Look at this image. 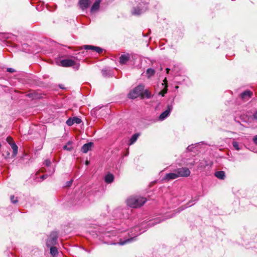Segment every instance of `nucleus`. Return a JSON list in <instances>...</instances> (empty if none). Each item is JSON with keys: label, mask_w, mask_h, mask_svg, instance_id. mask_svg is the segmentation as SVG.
I'll return each mask as SVG.
<instances>
[{"label": "nucleus", "mask_w": 257, "mask_h": 257, "mask_svg": "<svg viewBox=\"0 0 257 257\" xmlns=\"http://www.w3.org/2000/svg\"><path fill=\"white\" fill-rule=\"evenodd\" d=\"M115 229L113 230H110L109 228H106L104 231H99V234L97 236L99 237V239L101 240L104 243L110 244V245H116L119 244L123 245L126 243L131 242L136 240L137 236L138 234L132 233L133 236L130 237L129 238L125 239L123 241H121V239H119V241H117V238H118V233L117 231L120 232L124 231V230L121 229L119 227H115Z\"/></svg>", "instance_id": "f257e3e1"}, {"label": "nucleus", "mask_w": 257, "mask_h": 257, "mask_svg": "<svg viewBox=\"0 0 257 257\" xmlns=\"http://www.w3.org/2000/svg\"><path fill=\"white\" fill-rule=\"evenodd\" d=\"M132 212V209L128 207L117 208L112 212V216L115 220L128 219Z\"/></svg>", "instance_id": "f03ea898"}, {"label": "nucleus", "mask_w": 257, "mask_h": 257, "mask_svg": "<svg viewBox=\"0 0 257 257\" xmlns=\"http://www.w3.org/2000/svg\"><path fill=\"white\" fill-rule=\"evenodd\" d=\"M147 201L146 198L141 196H132L127 200V204L132 208H138L142 206Z\"/></svg>", "instance_id": "7ed1b4c3"}, {"label": "nucleus", "mask_w": 257, "mask_h": 257, "mask_svg": "<svg viewBox=\"0 0 257 257\" xmlns=\"http://www.w3.org/2000/svg\"><path fill=\"white\" fill-rule=\"evenodd\" d=\"M138 5L133 8L132 13L135 15H140L146 11L148 9V4L142 0H140Z\"/></svg>", "instance_id": "20e7f679"}, {"label": "nucleus", "mask_w": 257, "mask_h": 257, "mask_svg": "<svg viewBox=\"0 0 257 257\" xmlns=\"http://www.w3.org/2000/svg\"><path fill=\"white\" fill-rule=\"evenodd\" d=\"M144 89V85H139L128 93L127 95L128 97L130 99H135L137 98L138 96L142 95Z\"/></svg>", "instance_id": "39448f33"}, {"label": "nucleus", "mask_w": 257, "mask_h": 257, "mask_svg": "<svg viewBox=\"0 0 257 257\" xmlns=\"http://www.w3.org/2000/svg\"><path fill=\"white\" fill-rule=\"evenodd\" d=\"M58 234L57 232L53 231L51 233L46 241L47 247L53 246L57 244Z\"/></svg>", "instance_id": "423d86ee"}, {"label": "nucleus", "mask_w": 257, "mask_h": 257, "mask_svg": "<svg viewBox=\"0 0 257 257\" xmlns=\"http://www.w3.org/2000/svg\"><path fill=\"white\" fill-rule=\"evenodd\" d=\"M60 63L62 66H72L75 70H78L80 66V64L79 63H76L72 59H63L60 61Z\"/></svg>", "instance_id": "0eeeda50"}, {"label": "nucleus", "mask_w": 257, "mask_h": 257, "mask_svg": "<svg viewBox=\"0 0 257 257\" xmlns=\"http://www.w3.org/2000/svg\"><path fill=\"white\" fill-rule=\"evenodd\" d=\"M178 177H187L190 174V171L188 168L182 167L176 169Z\"/></svg>", "instance_id": "6e6552de"}, {"label": "nucleus", "mask_w": 257, "mask_h": 257, "mask_svg": "<svg viewBox=\"0 0 257 257\" xmlns=\"http://www.w3.org/2000/svg\"><path fill=\"white\" fill-rule=\"evenodd\" d=\"M173 109V106L172 105H168L167 106V109L163 112L159 117V120L163 121L166 119L169 115L172 110Z\"/></svg>", "instance_id": "1a4fd4ad"}, {"label": "nucleus", "mask_w": 257, "mask_h": 257, "mask_svg": "<svg viewBox=\"0 0 257 257\" xmlns=\"http://www.w3.org/2000/svg\"><path fill=\"white\" fill-rule=\"evenodd\" d=\"M82 122L80 118L77 117H70L68 119L66 122V123L68 126H71L74 123L80 124Z\"/></svg>", "instance_id": "9d476101"}, {"label": "nucleus", "mask_w": 257, "mask_h": 257, "mask_svg": "<svg viewBox=\"0 0 257 257\" xmlns=\"http://www.w3.org/2000/svg\"><path fill=\"white\" fill-rule=\"evenodd\" d=\"M78 4L80 9L84 11L88 8L90 5V2L89 0H79Z\"/></svg>", "instance_id": "9b49d317"}, {"label": "nucleus", "mask_w": 257, "mask_h": 257, "mask_svg": "<svg viewBox=\"0 0 257 257\" xmlns=\"http://www.w3.org/2000/svg\"><path fill=\"white\" fill-rule=\"evenodd\" d=\"M252 95V92L249 90H245L240 94V98L244 100H248Z\"/></svg>", "instance_id": "f8f14e48"}, {"label": "nucleus", "mask_w": 257, "mask_h": 257, "mask_svg": "<svg viewBox=\"0 0 257 257\" xmlns=\"http://www.w3.org/2000/svg\"><path fill=\"white\" fill-rule=\"evenodd\" d=\"M101 2V0H95L90 9V13L91 14L95 13L99 10Z\"/></svg>", "instance_id": "ddd939ff"}, {"label": "nucleus", "mask_w": 257, "mask_h": 257, "mask_svg": "<svg viewBox=\"0 0 257 257\" xmlns=\"http://www.w3.org/2000/svg\"><path fill=\"white\" fill-rule=\"evenodd\" d=\"M130 56L128 53L122 54L119 57V62L121 65L125 64L130 60Z\"/></svg>", "instance_id": "4468645a"}, {"label": "nucleus", "mask_w": 257, "mask_h": 257, "mask_svg": "<svg viewBox=\"0 0 257 257\" xmlns=\"http://www.w3.org/2000/svg\"><path fill=\"white\" fill-rule=\"evenodd\" d=\"M93 146V143L92 142H89L85 144L81 147V151L83 153H87L89 150H91V148Z\"/></svg>", "instance_id": "2eb2a0df"}, {"label": "nucleus", "mask_w": 257, "mask_h": 257, "mask_svg": "<svg viewBox=\"0 0 257 257\" xmlns=\"http://www.w3.org/2000/svg\"><path fill=\"white\" fill-rule=\"evenodd\" d=\"M177 178L178 177L176 170H174V172L166 174L164 177V179L167 180H173Z\"/></svg>", "instance_id": "dca6fc26"}, {"label": "nucleus", "mask_w": 257, "mask_h": 257, "mask_svg": "<svg viewBox=\"0 0 257 257\" xmlns=\"http://www.w3.org/2000/svg\"><path fill=\"white\" fill-rule=\"evenodd\" d=\"M114 175L110 173H108L106 175H105L104 178V181L107 184H110L113 182V181H114Z\"/></svg>", "instance_id": "f3484780"}, {"label": "nucleus", "mask_w": 257, "mask_h": 257, "mask_svg": "<svg viewBox=\"0 0 257 257\" xmlns=\"http://www.w3.org/2000/svg\"><path fill=\"white\" fill-rule=\"evenodd\" d=\"M163 82L164 83H162V85L163 86H165L164 88L159 93V94L162 95V96H164V95L167 93L168 90L167 80L166 78H165V79L163 80Z\"/></svg>", "instance_id": "a211bd4d"}, {"label": "nucleus", "mask_w": 257, "mask_h": 257, "mask_svg": "<svg viewBox=\"0 0 257 257\" xmlns=\"http://www.w3.org/2000/svg\"><path fill=\"white\" fill-rule=\"evenodd\" d=\"M215 176L219 179L224 180L225 178V172L223 171H217L214 174Z\"/></svg>", "instance_id": "6ab92c4d"}, {"label": "nucleus", "mask_w": 257, "mask_h": 257, "mask_svg": "<svg viewBox=\"0 0 257 257\" xmlns=\"http://www.w3.org/2000/svg\"><path fill=\"white\" fill-rule=\"evenodd\" d=\"M140 136L139 134H134L132 137L131 138L129 141V145H133L136 141L137 140L139 136Z\"/></svg>", "instance_id": "aec40b11"}, {"label": "nucleus", "mask_w": 257, "mask_h": 257, "mask_svg": "<svg viewBox=\"0 0 257 257\" xmlns=\"http://www.w3.org/2000/svg\"><path fill=\"white\" fill-rule=\"evenodd\" d=\"M49 247L50 249V253L52 256H55L58 254V249L56 247L53 246Z\"/></svg>", "instance_id": "412c9836"}, {"label": "nucleus", "mask_w": 257, "mask_h": 257, "mask_svg": "<svg viewBox=\"0 0 257 257\" xmlns=\"http://www.w3.org/2000/svg\"><path fill=\"white\" fill-rule=\"evenodd\" d=\"M72 144V142L71 141H68L67 144L63 147V149L65 150L71 151L73 149Z\"/></svg>", "instance_id": "4be33fe9"}, {"label": "nucleus", "mask_w": 257, "mask_h": 257, "mask_svg": "<svg viewBox=\"0 0 257 257\" xmlns=\"http://www.w3.org/2000/svg\"><path fill=\"white\" fill-rule=\"evenodd\" d=\"M10 146H11V148H12V149H13V156H16V155L18 153V147H17V146L15 144V143H14L11 144Z\"/></svg>", "instance_id": "5701e85b"}, {"label": "nucleus", "mask_w": 257, "mask_h": 257, "mask_svg": "<svg viewBox=\"0 0 257 257\" xmlns=\"http://www.w3.org/2000/svg\"><path fill=\"white\" fill-rule=\"evenodd\" d=\"M48 168L47 169L45 170V171L47 172V174H48L50 176H52L55 172V167H48Z\"/></svg>", "instance_id": "b1692460"}, {"label": "nucleus", "mask_w": 257, "mask_h": 257, "mask_svg": "<svg viewBox=\"0 0 257 257\" xmlns=\"http://www.w3.org/2000/svg\"><path fill=\"white\" fill-rule=\"evenodd\" d=\"M184 163L186 164L187 166L189 167H192L195 165V159H192L191 160H188L187 161H184Z\"/></svg>", "instance_id": "393cba45"}, {"label": "nucleus", "mask_w": 257, "mask_h": 257, "mask_svg": "<svg viewBox=\"0 0 257 257\" xmlns=\"http://www.w3.org/2000/svg\"><path fill=\"white\" fill-rule=\"evenodd\" d=\"M140 230L139 227L136 226L134 227L132 230L131 231V235H132V233H136L138 234V235L141 234L142 232H144V231H142V232H141L140 233L138 232V231Z\"/></svg>", "instance_id": "a878e982"}, {"label": "nucleus", "mask_w": 257, "mask_h": 257, "mask_svg": "<svg viewBox=\"0 0 257 257\" xmlns=\"http://www.w3.org/2000/svg\"><path fill=\"white\" fill-rule=\"evenodd\" d=\"M82 198L81 199H78L77 198H76L75 199V201L76 202L75 204L80 205L83 203V201H84V200L85 199H83V198H84L83 195H82Z\"/></svg>", "instance_id": "bb28decb"}, {"label": "nucleus", "mask_w": 257, "mask_h": 257, "mask_svg": "<svg viewBox=\"0 0 257 257\" xmlns=\"http://www.w3.org/2000/svg\"><path fill=\"white\" fill-rule=\"evenodd\" d=\"M155 73V70L152 68H149L147 70V74L149 75V77L153 76Z\"/></svg>", "instance_id": "cd10ccee"}, {"label": "nucleus", "mask_w": 257, "mask_h": 257, "mask_svg": "<svg viewBox=\"0 0 257 257\" xmlns=\"http://www.w3.org/2000/svg\"><path fill=\"white\" fill-rule=\"evenodd\" d=\"M94 47H96V46H92V45H85L83 46V48L85 50H92L95 51V48H94Z\"/></svg>", "instance_id": "c85d7f7f"}, {"label": "nucleus", "mask_w": 257, "mask_h": 257, "mask_svg": "<svg viewBox=\"0 0 257 257\" xmlns=\"http://www.w3.org/2000/svg\"><path fill=\"white\" fill-rule=\"evenodd\" d=\"M199 199V197L198 196H196L195 197V199L193 200H191L190 201H189L186 205V206L185 207V208H187V207H190L193 204H190L191 202H193V201H196L197 200H198Z\"/></svg>", "instance_id": "c756f323"}, {"label": "nucleus", "mask_w": 257, "mask_h": 257, "mask_svg": "<svg viewBox=\"0 0 257 257\" xmlns=\"http://www.w3.org/2000/svg\"><path fill=\"white\" fill-rule=\"evenodd\" d=\"M232 146L236 150L238 151L240 150V148L239 147L238 143L237 142H233Z\"/></svg>", "instance_id": "7c9ffc66"}, {"label": "nucleus", "mask_w": 257, "mask_h": 257, "mask_svg": "<svg viewBox=\"0 0 257 257\" xmlns=\"http://www.w3.org/2000/svg\"><path fill=\"white\" fill-rule=\"evenodd\" d=\"M85 53H86L85 51H82V52H79L78 54H77L76 55V56H71V57L73 58L74 59H75L76 60H80L81 58H79L78 55H79L80 53H82V54H83V56H84L85 55L84 54Z\"/></svg>", "instance_id": "2f4dec72"}, {"label": "nucleus", "mask_w": 257, "mask_h": 257, "mask_svg": "<svg viewBox=\"0 0 257 257\" xmlns=\"http://www.w3.org/2000/svg\"><path fill=\"white\" fill-rule=\"evenodd\" d=\"M102 74L104 77H106L109 75V72L106 69L101 70Z\"/></svg>", "instance_id": "473e14b6"}, {"label": "nucleus", "mask_w": 257, "mask_h": 257, "mask_svg": "<svg viewBox=\"0 0 257 257\" xmlns=\"http://www.w3.org/2000/svg\"><path fill=\"white\" fill-rule=\"evenodd\" d=\"M146 96L147 98H149L151 97V94L149 92L148 90H146L144 93V94L142 95V96Z\"/></svg>", "instance_id": "72a5a7b5"}, {"label": "nucleus", "mask_w": 257, "mask_h": 257, "mask_svg": "<svg viewBox=\"0 0 257 257\" xmlns=\"http://www.w3.org/2000/svg\"><path fill=\"white\" fill-rule=\"evenodd\" d=\"M195 146H196V145L192 144L187 148V150L189 152H191L192 151L193 149L194 148Z\"/></svg>", "instance_id": "f704fd0d"}, {"label": "nucleus", "mask_w": 257, "mask_h": 257, "mask_svg": "<svg viewBox=\"0 0 257 257\" xmlns=\"http://www.w3.org/2000/svg\"><path fill=\"white\" fill-rule=\"evenodd\" d=\"M252 118L254 120L257 121V109L253 113Z\"/></svg>", "instance_id": "c9c22d12"}, {"label": "nucleus", "mask_w": 257, "mask_h": 257, "mask_svg": "<svg viewBox=\"0 0 257 257\" xmlns=\"http://www.w3.org/2000/svg\"><path fill=\"white\" fill-rule=\"evenodd\" d=\"M51 162L49 160H46L44 162V165L47 167H50L51 166Z\"/></svg>", "instance_id": "e433bc0d"}, {"label": "nucleus", "mask_w": 257, "mask_h": 257, "mask_svg": "<svg viewBox=\"0 0 257 257\" xmlns=\"http://www.w3.org/2000/svg\"><path fill=\"white\" fill-rule=\"evenodd\" d=\"M11 201L13 203H16L18 202L17 198H15L14 195L11 196Z\"/></svg>", "instance_id": "4c0bfd02"}, {"label": "nucleus", "mask_w": 257, "mask_h": 257, "mask_svg": "<svg viewBox=\"0 0 257 257\" xmlns=\"http://www.w3.org/2000/svg\"><path fill=\"white\" fill-rule=\"evenodd\" d=\"M7 141L10 145L14 143L13 138L11 137H8L7 138Z\"/></svg>", "instance_id": "58836bf2"}, {"label": "nucleus", "mask_w": 257, "mask_h": 257, "mask_svg": "<svg viewBox=\"0 0 257 257\" xmlns=\"http://www.w3.org/2000/svg\"><path fill=\"white\" fill-rule=\"evenodd\" d=\"M95 48V51L97 52L98 53H101L103 51V49L99 47H94Z\"/></svg>", "instance_id": "ea45409f"}, {"label": "nucleus", "mask_w": 257, "mask_h": 257, "mask_svg": "<svg viewBox=\"0 0 257 257\" xmlns=\"http://www.w3.org/2000/svg\"><path fill=\"white\" fill-rule=\"evenodd\" d=\"M72 182H73L72 179H71L68 181H67L65 183V186L66 187H70L72 185Z\"/></svg>", "instance_id": "a19ab883"}, {"label": "nucleus", "mask_w": 257, "mask_h": 257, "mask_svg": "<svg viewBox=\"0 0 257 257\" xmlns=\"http://www.w3.org/2000/svg\"><path fill=\"white\" fill-rule=\"evenodd\" d=\"M7 71L9 72H10V73H13V72H15L16 71V70L13 68H7Z\"/></svg>", "instance_id": "79ce46f5"}, {"label": "nucleus", "mask_w": 257, "mask_h": 257, "mask_svg": "<svg viewBox=\"0 0 257 257\" xmlns=\"http://www.w3.org/2000/svg\"><path fill=\"white\" fill-rule=\"evenodd\" d=\"M48 176H50L48 174H45V175H42L41 176V179L42 180H44L46 178H47Z\"/></svg>", "instance_id": "37998d69"}, {"label": "nucleus", "mask_w": 257, "mask_h": 257, "mask_svg": "<svg viewBox=\"0 0 257 257\" xmlns=\"http://www.w3.org/2000/svg\"><path fill=\"white\" fill-rule=\"evenodd\" d=\"M22 47H23V49H24L25 51H27V47H28V45L27 44H24L23 45H22Z\"/></svg>", "instance_id": "c03bdc74"}, {"label": "nucleus", "mask_w": 257, "mask_h": 257, "mask_svg": "<svg viewBox=\"0 0 257 257\" xmlns=\"http://www.w3.org/2000/svg\"><path fill=\"white\" fill-rule=\"evenodd\" d=\"M253 140L254 143L257 145V135L254 137Z\"/></svg>", "instance_id": "a18cd8bd"}, {"label": "nucleus", "mask_w": 257, "mask_h": 257, "mask_svg": "<svg viewBox=\"0 0 257 257\" xmlns=\"http://www.w3.org/2000/svg\"><path fill=\"white\" fill-rule=\"evenodd\" d=\"M154 222H155V223L154 222H153V223H149V225H154L155 224H157V223H158L160 222V221L158 222V221H155Z\"/></svg>", "instance_id": "49530a36"}, {"label": "nucleus", "mask_w": 257, "mask_h": 257, "mask_svg": "<svg viewBox=\"0 0 257 257\" xmlns=\"http://www.w3.org/2000/svg\"><path fill=\"white\" fill-rule=\"evenodd\" d=\"M33 99L38 98V97L37 96V95L35 94V93L34 92H33Z\"/></svg>", "instance_id": "de8ad7c7"}, {"label": "nucleus", "mask_w": 257, "mask_h": 257, "mask_svg": "<svg viewBox=\"0 0 257 257\" xmlns=\"http://www.w3.org/2000/svg\"><path fill=\"white\" fill-rule=\"evenodd\" d=\"M166 71H167V73H168H168H169V71L170 70V69H169V68H166Z\"/></svg>", "instance_id": "09e8293b"}, {"label": "nucleus", "mask_w": 257, "mask_h": 257, "mask_svg": "<svg viewBox=\"0 0 257 257\" xmlns=\"http://www.w3.org/2000/svg\"><path fill=\"white\" fill-rule=\"evenodd\" d=\"M42 147L41 146H39V148L38 149H37L36 151H37L38 150H40L41 149H42Z\"/></svg>", "instance_id": "8fccbe9b"}, {"label": "nucleus", "mask_w": 257, "mask_h": 257, "mask_svg": "<svg viewBox=\"0 0 257 257\" xmlns=\"http://www.w3.org/2000/svg\"><path fill=\"white\" fill-rule=\"evenodd\" d=\"M59 87L62 89H64V87H62V85H59Z\"/></svg>", "instance_id": "3c124183"}, {"label": "nucleus", "mask_w": 257, "mask_h": 257, "mask_svg": "<svg viewBox=\"0 0 257 257\" xmlns=\"http://www.w3.org/2000/svg\"><path fill=\"white\" fill-rule=\"evenodd\" d=\"M178 88H179V86H175V88H176V89H178Z\"/></svg>", "instance_id": "603ef678"}, {"label": "nucleus", "mask_w": 257, "mask_h": 257, "mask_svg": "<svg viewBox=\"0 0 257 257\" xmlns=\"http://www.w3.org/2000/svg\"><path fill=\"white\" fill-rule=\"evenodd\" d=\"M88 163H88V161H87V162H86V165H88Z\"/></svg>", "instance_id": "864d4df0"}, {"label": "nucleus", "mask_w": 257, "mask_h": 257, "mask_svg": "<svg viewBox=\"0 0 257 257\" xmlns=\"http://www.w3.org/2000/svg\"><path fill=\"white\" fill-rule=\"evenodd\" d=\"M173 217L172 215H171V216L169 215V218H171V217Z\"/></svg>", "instance_id": "5fc2aeb1"}, {"label": "nucleus", "mask_w": 257, "mask_h": 257, "mask_svg": "<svg viewBox=\"0 0 257 257\" xmlns=\"http://www.w3.org/2000/svg\"><path fill=\"white\" fill-rule=\"evenodd\" d=\"M1 147V144H0V148Z\"/></svg>", "instance_id": "6e6d98bb"}]
</instances>
